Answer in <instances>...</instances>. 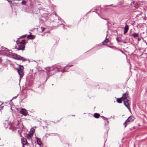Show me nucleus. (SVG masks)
Wrapping results in <instances>:
<instances>
[{"label":"nucleus","instance_id":"nucleus-1","mask_svg":"<svg viewBox=\"0 0 147 147\" xmlns=\"http://www.w3.org/2000/svg\"><path fill=\"white\" fill-rule=\"evenodd\" d=\"M121 98L122 100L123 101L125 105L128 108V105L130 104V98L127 92L123 94Z\"/></svg>","mask_w":147,"mask_h":147},{"label":"nucleus","instance_id":"nucleus-2","mask_svg":"<svg viewBox=\"0 0 147 147\" xmlns=\"http://www.w3.org/2000/svg\"><path fill=\"white\" fill-rule=\"evenodd\" d=\"M19 122L17 121L14 123H11L9 129L12 131H14L17 129L19 128Z\"/></svg>","mask_w":147,"mask_h":147},{"label":"nucleus","instance_id":"nucleus-3","mask_svg":"<svg viewBox=\"0 0 147 147\" xmlns=\"http://www.w3.org/2000/svg\"><path fill=\"white\" fill-rule=\"evenodd\" d=\"M18 132L19 133L20 136L22 138L21 139V141L23 146H24V145H27L28 144L27 141L26 139L24 138V137L22 136V130L20 129L18 130Z\"/></svg>","mask_w":147,"mask_h":147},{"label":"nucleus","instance_id":"nucleus-4","mask_svg":"<svg viewBox=\"0 0 147 147\" xmlns=\"http://www.w3.org/2000/svg\"><path fill=\"white\" fill-rule=\"evenodd\" d=\"M19 67L17 69L18 72L20 75V77L21 78L24 75L23 71L24 67L23 66L18 65Z\"/></svg>","mask_w":147,"mask_h":147},{"label":"nucleus","instance_id":"nucleus-5","mask_svg":"<svg viewBox=\"0 0 147 147\" xmlns=\"http://www.w3.org/2000/svg\"><path fill=\"white\" fill-rule=\"evenodd\" d=\"M14 56L15 57L14 58L15 59L23 61L26 60V59L17 54H16L15 55H14Z\"/></svg>","mask_w":147,"mask_h":147},{"label":"nucleus","instance_id":"nucleus-6","mask_svg":"<svg viewBox=\"0 0 147 147\" xmlns=\"http://www.w3.org/2000/svg\"><path fill=\"white\" fill-rule=\"evenodd\" d=\"M20 113L24 116H26L27 115V112L25 109H22L20 111Z\"/></svg>","mask_w":147,"mask_h":147},{"label":"nucleus","instance_id":"nucleus-7","mask_svg":"<svg viewBox=\"0 0 147 147\" xmlns=\"http://www.w3.org/2000/svg\"><path fill=\"white\" fill-rule=\"evenodd\" d=\"M33 133H29L28 134H26V137L28 139H30L33 136Z\"/></svg>","mask_w":147,"mask_h":147},{"label":"nucleus","instance_id":"nucleus-8","mask_svg":"<svg viewBox=\"0 0 147 147\" xmlns=\"http://www.w3.org/2000/svg\"><path fill=\"white\" fill-rule=\"evenodd\" d=\"M134 120V118L132 116L129 117L128 119L126 120L128 123L129 122H131Z\"/></svg>","mask_w":147,"mask_h":147},{"label":"nucleus","instance_id":"nucleus-9","mask_svg":"<svg viewBox=\"0 0 147 147\" xmlns=\"http://www.w3.org/2000/svg\"><path fill=\"white\" fill-rule=\"evenodd\" d=\"M25 46L24 45H20L17 49L18 50H24Z\"/></svg>","mask_w":147,"mask_h":147},{"label":"nucleus","instance_id":"nucleus-10","mask_svg":"<svg viewBox=\"0 0 147 147\" xmlns=\"http://www.w3.org/2000/svg\"><path fill=\"white\" fill-rule=\"evenodd\" d=\"M128 29H129L128 26L127 25H125V27L124 28V34H125L127 32Z\"/></svg>","mask_w":147,"mask_h":147},{"label":"nucleus","instance_id":"nucleus-11","mask_svg":"<svg viewBox=\"0 0 147 147\" xmlns=\"http://www.w3.org/2000/svg\"><path fill=\"white\" fill-rule=\"evenodd\" d=\"M107 36H106V39L102 42V44L104 45H106L108 43V42H109L108 39L107 38Z\"/></svg>","mask_w":147,"mask_h":147},{"label":"nucleus","instance_id":"nucleus-12","mask_svg":"<svg viewBox=\"0 0 147 147\" xmlns=\"http://www.w3.org/2000/svg\"><path fill=\"white\" fill-rule=\"evenodd\" d=\"M27 38L29 39H33L34 38V37L33 35L31 34L28 35L27 36Z\"/></svg>","mask_w":147,"mask_h":147},{"label":"nucleus","instance_id":"nucleus-13","mask_svg":"<svg viewBox=\"0 0 147 147\" xmlns=\"http://www.w3.org/2000/svg\"><path fill=\"white\" fill-rule=\"evenodd\" d=\"M100 116V115L98 113H95L94 115V117L96 118H98Z\"/></svg>","mask_w":147,"mask_h":147},{"label":"nucleus","instance_id":"nucleus-14","mask_svg":"<svg viewBox=\"0 0 147 147\" xmlns=\"http://www.w3.org/2000/svg\"><path fill=\"white\" fill-rule=\"evenodd\" d=\"M122 99L121 98H118L117 99V102L118 103H122Z\"/></svg>","mask_w":147,"mask_h":147},{"label":"nucleus","instance_id":"nucleus-15","mask_svg":"<svg viewBox=\"0 0 147 147\" xmlns=\"http://www.w3.org/2000/svg\"><path fill=\"white\" fill-rule=\"evenodd\" d=\"M37 141V144H38L40 145L41 144V142L39 139L38 138H36Z\"/></svg>","mask_w":147,"mask_h":147},{"label":"nucleus","instance_id":"nucleus-16","mask_svg":"<svg viewBox=\"0 0 147 147\" xmlns=\"http://www.w3.org/2000/svg\"><path fill=\"white\" fill-rule=\"evenodd\" d=\"M131 36H133L134 38L138 36V33H134L131 35Z\"/></svg>","mask_w":147,"mask_h":147},{"label":"nucleus","instance_id":"nucleus-17","mask_svg":"<svg viewBox=\"0 0 147 147\" xmlns=\"http://www.w3.org/2000/svg\"><path fill=\"white\" fill-rule=\"evenodd\" d=\"M58 69V68L55 66H53L50 69V70L52 71L53 70Z\"/></svg>","mask_w":147,"mask_h":147},{"label":"nucleus","instance_id":"nucleus-18","mask_svg":"<svg viewBox=\"0 0 147 147\" xmlns=\"http://www.w3.org/2000/svg\"><path fill=\"white\" fill-rule=\"evenodd\" d=\"M100 117L104 120L107 121V123H109V122L108 121L107 118H106L104 116H101Z\"/></svg>","mask_w":147,"mask_h":147},{"label":"nucleus","instance_id":"nucleus-19","mask_svg":"<svg viewBox=\"0 0 147 147\" xmlns=\"http://www.w3.org/2000/svg\"><path fill=\"white\" fill-rule=\"evenodd\" d=\"M26 43V40H22L21 42H20V43L21 44V45H24Z\"/></svg>","mask_w":147,"mask_h":147},{"label":"nucleus","instance_id":"nucleus-20","mask_svg":"<svg viewBox=\"0 0 147 147\" xmlns=\"http://www.w3.org/2000/svg\"><path fill=\"white\" fill-rule=\"evenodd\" d=\"M128 124V123L126 121H125L123 124V125H124L125 127H126L127 125Z\"/></svg>","mask_w":147,"mask_h":147},{"label":"nucleus","instance_id":"nucleus-21","mask_svg":"<svg viewBox=\"0 0 147 147\" xmlns=\"http://www.w3.org/2000/svg\"><path fill=\"white\" fill-rule=\"evenodd\" d=\"M21 3L22 5H26V1H23Z\"/></svg>","mask_w":147,"mask_h":147},{"label":"nucleus","instance_id":"nucleus-22","mask_svg":"<svg viewBox=\"0 0 147 147\" xmlns=\"http://www.w3.org/2000/svg\"><path fill=\"white\" fill-rule=\"evenodd\" d=\"M116 40L118 42H120L121 41V38H120L117 37L116 38Z\"/></svg>","mask_w":147,"mask_h":147},{"label":"nucleus","instance_id":"nucleus-23","mask_svg":"<svg viewBox=\"0 0 147 147\" xmlns=\"http://www.w3.org/2000/svg\"><path fill=\"white\" fill-rule=\"evenodd\" d=\"M41 29H42V32H43L45 29L46 28H44L43 27H41Z\"/></svg>","mask_w":147,"mask_h":147},{"label":"nucleus","instance_id":"nucleus-24","mask_svg":"<svg viewBox=\"0 0 147 147\" xmlns=\"http://www.w3.org/2000/svg\"><path fill=\"white\" fill-rule=\"evenodd\" d=\"M26 35H24L23 36V37H25L26 36Z\"/></svg>","mask_w":147,"mask_h":147},{"label":"nucleus","instance_id":"nucleus-25","mask_svg":"<svg viewBox=\"0 0 147 147\" xmlns=\"http://www.w3.org/2000/svg\"><path fill=\"white\" fill-rule=\"evenodd\" d=\"M72 66V65H69V66L70 67Z\"/></svg>","mask_w":147,"mask_h":147},{"label":"nucleus","instance_id":"nucleus-26","mask_svg":"<svg viewBox=\"0 0 147 147\" xmlns=\"http://www.w3.org/2000/svg\"><path fill=\"white\" fill-rule=\"evenodd\" d=\"M111 5H108V6H111Z\"/></svg>","mask_w":147,"mask_h":147},{"label":"nucleus","instance_id":"nucleus-27","mask_svg":"<svg viewBox=\"0 0 147 147\" xmlns=\"http://www.w3.org/2000/svg\"><path fill=\"white\" fill-rule=\"evenodd\" d=\"M63 72H64V70H63V71H62Z\"/></svg>","mask_w":147,"mask_h":147},{"label":"nucleus","instance_id":"nucleus-28","mask_svg":"<svg viewBox=\"0 0 147 147\" xmlns=\"http://www.w3.org/2000/svg\"><path fill=\"white\" fill-rule=\"evenodd\" d=\"M138 40H140V39H139V38H138Z\"/></svg>","mask_w":147,"mask_h":147},{"label":"nucleus","instance_id":"nucleus-29","mask_svg":"<svg viewBox=\"0 0 147 147\" xmlns=\"http://www.w3.org/2000/svg\"><path fill=\"white\" fill-rule=\"evenodd\" d=\"M114 7H116V6H114Z\"/></svg>","mask_w":147,"mask_h":147},{"label":"nucleus","instance_id":"nucleus-30","mask_svg":"<svg viewBox=\"0 0 147 147\" xmlns=\"http://www.w3.org/2000/svg\"><path fill=\"white\" fill-rule=\"evenodd\" d=\"M124 42V43H125L126 42Z\"/></svg>","mask_w":147,"mask_h":147},{"label":"nucleus","instance_id":"nucleus-31","mask_svg":"<svg viewBox=\"0 0 147 147\" xmlns=\"http://www.w3.org/2000/svg\"><path fill=\"white\" fill-rule=\"evenodd\" d=\"M23 147H25L24 146H23Z\"/></svg>","mask_w":147,"mask_h":147}]
</instances>
